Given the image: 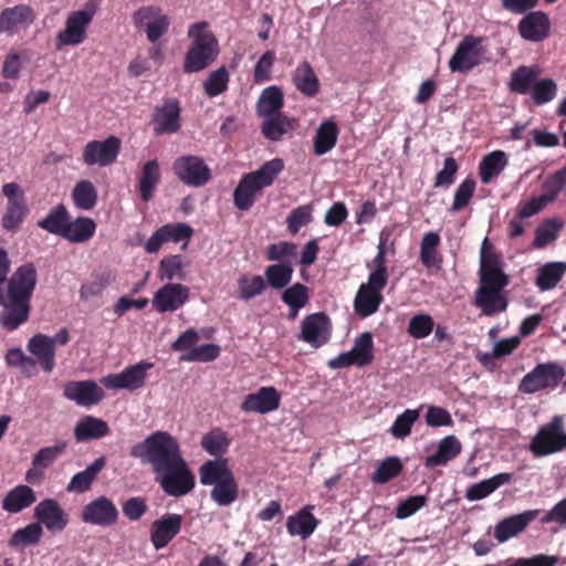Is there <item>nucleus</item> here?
<instances>
[{
  "label": "nucleus",
  "instance_id": "9b49d317",
  "mask_svg": "<svg viewBox=\"0 0 566 566\" xmlns=\"http://www.w3.org/2000/svg\"><path fill=\"white\" fill-rule=\"evenodd\" d=\"M172 170L182 184L191 187H202L212 177L209 166L201 157L195 155L178 157L172 164Z\"/></svg>",
  "mask_w": 566,
  "mask_h": 566
},
{
  "label": "nucleus",
  "instance_id": "20e7f679",
  "mask_svg": "<svg viewBox=\"0 0 566 566\" xmlns=\"http://www.w3.org/2000/svg\"><path fill=\"white\" fill-rule=\"evenodd\" d=\"M199 478L202 485L213 486L210 497L219 506H230L239 499V483L228 465V459L207 460L199 468Z\"/></svg>",
  "mask_w": 566,
  "mask_h": 566
},
{
  "label": "nucleus",
  "instance_id": "c03bdc74",
  "mask_svg": "<svg viewBox=\"0 0 566 566\" xmlns=\"http://www.w3.org/2000/svg\"><path fill=\"white\" fill-rule=\"evenodd\" d=\"M566 272V264L563 262L546 263L538 270L536 285L541 291L555 287Z\"/></svg>",
  "mask_w": 566,
  "mask_h": 566
},
{
  "label": "nucleus",
  "instance_id": "338daca9",
  "mask_svg": "<svg viewBox=\"0 0 566 566\" xmlns=\"http://www.w3.org/2000/svg\"><path fill=\"white\" fill-rule=\"evenodd\" d=\"M562 228L563 222L557 220H547L536 229L533 245L537 249L546 247L549 242L555 240L557 232Z\"/></svg>",
  "mask_w": 566,
  "mask_h": 566
},
{
  "label": "nucleus",
  "instance_id": "f704fd0d",
  "mask_svg": "<svg viewBox=\"0 0 566 566\" xmlns=\"http://www.w3.org/2000/svg\"><path fill=\"white\" fill-rule=\"evenodd\" d=\"M513 479L512 473L502 472L485 479L479 483H474L465 491V499L469 501H480L492 494L500 486L510 483Z\"/></svg>",
  "mask_w": 566,
  "mask_h": 566
},
{
  "label": "nucleus",
  "instance_id": "b1692460",
  "mask_svg": "<svg viewBox=\"0 0 566 566\" xmlns=\"http://www.w3.org/2000/svg\"><path fill=\"white\" fill-rule=\"evenodd\" d=\"M64 396L78 406L87 407L98 403L104 397V391L93 380L69 381L64 386Z\"/></svg>",
  "mask_w": 566,
  "mask_h": 566
},
{
  "label": "nucleus",
  "instance_id": "c756f323",
  "mask_svg": "<svg viewBox=\"0 0 566 566\" xmlns=\"http://www.w3.org/2000/svg\"><path fill=\"white\" fill-rule=\"evenodd\" d=\"M36 501L35 492L32 488L20 484L11 489L2 500L3 511L15 514L30 507Z\"/></svg>",
  "mask_w": 566,
  "mask_h": 566
},
{
  "label": "nucleus",
  "instance_id": "393cba45",
  "mask_svg": "<svg viewBox=\"0 0 566 566\" xmlns=\"http://www.w3.org/2000/svg\"><path fill=\"white\" fill-rule=\"evenodd\" d=\"M537 515L538 510H530L500 521L494 527V537L499 543L509 541L522 533Z\"/></svg>",
  "mask_w": 566,
  "mask_h": 566
},
{
  "label": "nucleus",
  "instance_id": "c85d7f7f",
  "mask_svg": "<svg viewBox=\"0 0 566 566\" xmlns=\"http://www.w3.org/2000/svg\"><path fill=\"white\" fill-rule=\"evenodd\" d=\"M313 505L302 507L296 514L289 516L286 528L291 536L310 537L318 525V520L312 514Z\"/></svg>",
  "mask_w": 566,
  "mask_h": 566
},
{
  "label": "nucleus",
  "instance_id": "6e6d98bb",
  "mask_svg": "<svg viewBox=\"0 0 566 566\" xmlns=\"http://www.w3.org/2000/svg\"><path fill=\"white\" fill-rule=\"evenodd\" d=\"M475 187L476 182L473 178H465L455 189L450 212H459L468 207L474 196Z\"/></svg>",
  "mask_w": 566,
  "mask_h": 566
},
{
  "label": "nucleus",
  "instance_id": "bb28decb",
  "mask_svg": "<svg viewBox=\"0 0 566 566\" xmlns=\"http://www.w3.org/2000/svg\"><path fill=\"white\" fill-rule=\"evenodd\" d=\"M549 27L551 22L545 12L533 11L518 22V32L525 40L538 42L548 35Z\"/></svg>",
  "mask_w": 566,
  "mask_h": 566
},
{
  "label": "nucleus",
  "instance_id": "4c0bfd02",
  "mask_svg": "<svg viewBox=\"0 0 566 566\" xmlns=\"http://www.w3.org/2000/svg\"><path fill=\"white\" fill-rule=\"evenodd\" d=\"M284 105L283 92L277 86H269L264 88L256 104V112L260 117L274 116L282 114L281 109Z\"/></svg>",
  "mask_w": 566,
  "mask_h": 566
},
{
  "label": "nucleus",
  "instance_id": "c9c22d12",
  "mask_svg": "<svg viewBox=\"0 0 566 566\" xmlns=\"http://www.w3.org/2000/svg\"><path fill=\"white\" fill-rule=\"evenodd\" d=\"M160 181V168L157 159L144 164L138 179V191L142 199L148 202L153 199L154 192Z\"/></svg>",
  "mask_w": 566,
  "mask_h": 566
},
{
  "label": "nucleus",
  "instance_id": "72a5a7b5",
  "mask_svg": "<svg viewBox=\"0 0 566 566\" xmlns=\"http://www.w3.org/2000/svg\"><path fill=\"white\" fill-rule=\"evenodd\" d=\"M502 291L476 290L474 305L486 316H494L507 308V298Z\"/></svg>",
  "mask_w": 566,
  "mask_h": 566
},
{
  "label": "nucleus",
  "instance_id": "13d9d810",
  "mask_svg": "<svg viewBox=\"0 0 566 566\" xmlns=\"http://www.w3.org/2000/svg\"><path fill=\"white\" fill-rule=\"evenodd\" d=\"M419 418V411L416 409H406L394 421L390 432L395 438L403 439L411 432V428Z\"/></svg>",
  "mask_w": 566,
  "mask_h": 566
},
{
  "label": "nucleus",
  "instance_id": "7c9ffc66",
  "mask_svg": "<svg viewBox=\"0 0 566 566\" xmlns=\"http://www.w3.org/2000/svg\"><path fill=\"white\" fill-rule=\"evenodd\" d=\"M462 450L461 442L455 436L444 437L438 444L437 451L424 460L427 468L443 467L457 458Z\"/></svg>",
  "mask_w": 566,
  "mask_h": 566
},
{
  "label": "nucleus",
  "instance_id": "6ab92c4d",
  "mask_svg": "<svg viewBox=\"0 0 566 566\" xmlns=\"http://www.w3.org/2000/svg\"><path fill=\"white\" fill-rule=\"evenodd\" d=\"M180 105L176 98H166L153 113L155 135L175 134L180 129Z\"/></svg>",
  "mask_w": 566,
  "mask_h": 566
},
{
  "label": "nucleus",
  "instance_id": "9d476101",
  "mask_svg": "<svg viewBox=\"0 0 566 566\" xmlns=\"http://www.w3.org/2000/svg\"><path fill=\"white\" fill-rule=\"evenodd\" d=\"M94 15L95 6L92 3H87L83 10L71 12L66 18L64 30L56 35L59 45H78L84 42Z\"/></svg>",
  "mask_w": 566,
  "mask_h": 566
},
{
  "label": "nucleus",
  "instance_id": "052dcab7",
  "mask_svg": "<svg viewBox=\"0 0 566 566\" xmlns=\"http://www.w3.org/2000/svg\"><path fill=\"white\" fill-rule=\"evenodd\" d=\"M434 329V321L429 314H417L409 321L407 332L416 338L422 339L429 336Z\"/></svg>",
  "mask_w": 566,
  "mask_h": 566
},
{
  "label": "nucleus",
  "instance_id": "4be33fe9",
  "mask_svg": "<svg viewBox=\"0 0 566 566\" xmlns=\"http://www.w3.org/2000/svg\"><path fill=\"white\" fill-rule=\"evenodd\" d=\"M38 523L43 524L50 532H61L69 524V516L54 499L41 501L34 509Z\"/></svg>",
  "mask_w": 566,
  "mask_h": 566
},
{
  "label": "nucleus",
  "instance_id": "473e14b6",
  "mask_svg": "<svg viewBox=\"0 0 566 566\" xmlns=\"http://www.w3.org/2000/svg\"><path fill=\"white\" fill-rule=\"evenodd\" d=\"M263 118L264 120L261 126V132L263 136L271 142L282 139L284 135L293 132L297 126L295 118L287 117L283 114H276L274 116Z\"/></svg>",
  "mask_w": 566,
  "mask_h": 566
},
{
  "label": "nucleus",
  "instance_id": "e433bc0d",
  "mask_svg": "<svg viewBox=\"0 0 566 566\" xmlns=\"http://www.w3.org/2000/svg\"><path fill=\"white\" fill-rule=\"evenodd\" d=\"M293 83L305 96L313 97L319 91V81L307 61L297 65L293 73Z\"/></svg>",
  "mask_w": 566,
  "mask_h": 566
},
{
  "label": "nucleus",
  "instance_id": "6e6552de",
  "mask_svg": "<svg viewBox=\"0 0 566 566\" xmlns=\"http://www.w3.org/2000/svg\"><path fill=\"white\" fill-rule=\"evenodd\" d=\"M564 449H566V433L562 416H555L551 422L542 426L530 446V450L536 457H545Z\"/></svg>",
  "mask_w": 566,
  "mask_h": 566
},
{
  "label": "nucleus",
  "instance_id": "ea45409f",
  "mask_svg": "<svg viewBox=\"0 0 566 566\" xmlns=\"http://www.w3.org/2000/svg\"><path fill=\"white\" fill-rule=\"evenodd\" d=\"M538 75L539 70L537 66H518L511 74L509 88L511 92L526 95L531 93Z\"/></svg>",
  "mask_w": 566,
  "mask_h": 566
},
{
  "label": "nucleus",
  "instance_id": "2eb2a0df",
  "mask_svg": "<svg viewBox=\"0 0 566 566\" xmlns=\"http://www.w3.org/2000/svg\"><path fill=\"white\" fill-rule=\"evenodd\" d=\"M154 367L153 363L139 361L126 367L119 374H109L102 379V384L108 389L137 390L145 385L146 373Z\"/></svg>",
  "mask_w": 566,
  "mask_h": 566
},
{
  "label": "nucleus",
  "instance_id": "a19ab883",
  "mask_svg": "<svg viewBox=\"0 0 566 566\" xmlns=\"http://www.w3.org/2000/svg\"><path fill=\"white\" fill-rule=\"evenodd\" d=\"M339 129L337 125L332 120L323 122L314 136L313 146L314 154L316 156H322L328 151H331L338 138Z\"/></svg>",
  "mask_w": 566,
  "mask_h": 566
},
{
  "label": "nucleus",
  "instance_id": "bf43d9fd",
  "mask_svg": "<svg viewBox=\"0 0 566 566\" xmlns=\"http://www.w3.org/2000/svg\"><path fill=\"white\" fill-rule=\"evenodd\" d=\"M440 243V237L437 232H427L420 243V260L423 265L431 268L436 264L437 248Z\"/></svg>",
  "mask_w": 566,
  "mask_h": 566
},
{
  "label": "nucleus",
  "instance_id": "a18cd8bd",
  "mask_svg": "<svg viewBox=\"0 0 566 566\" xmlns=\"http://www.w3.org/2000/svg\"><path fill=\"white\" fill-rule=\"evenodd\" d=\"M74 206L81 210H91L97 203V191L88 180L78 181L71 193Z\"/></svg>",
  "mask_w": 566,
  "mask_h": 566
},
{
  "label": "nucleus",
  "instance_id": "f03ea898",
  "mask_svg": "<svg viewBox=\"0 0 566 566\" xmlns=\"http://www.w3.org/2000/svg\"><path fill=\"white\" fill-rule=\"evenodd\" d=\"M10 260L0 249V326L7 332L18 329L27 323L31 312V297L36 285V269L33 263L20 265L8 280Z\"/></svg>",
  "mask_w": 566,
  "mask_h": 566
},
{
  "label": "nucleus",
  "instance_id": "49530a36",
  "mask_svg": "<svg viewBox=\"0 0 566 566\" xmlns=\"http://www.w3.org/2000/svg\"><path fill=\"white\" fill-rule=\"evenodd\" d=\"M229 446L230 440L228 434L220 428L212 429L203 434L201 439L202 449L210 455L216 457V459L221 458L220 455L227 452Z\"/></svg>",
  "mask_w": 566,
  "mask_h": 566
},
{
  "label": "nucleus",
  "instance_id": "f8f14e48",
  "mask_svg": "<svg viewBox=\"0 0 566 566\" xmlns=\"http://www.w3.org/2000/svg\"><path fill=\"white\" fill-rule=\"evenodd\" d=\"M120 148L122 142L114 135L104 140H91L83 148L82 160L87 166L107 167L116 161Z\"/></svg>",
  "mask_w": 566,
  "mask_h": 566
},
{
  "label": "nucleus",
  "instance_id": "69168bd1",
  "mask_svg": "<svg viewBox=\"0 0 566 566\" xmlns=\"http://www.w3.org/2000/svg\"><path fill=\"white\" fill-rule=\"evenodd\" d=\"M312 207L303 205L293 209L286 218L287 229L292 234H296L302 227L307 226L313 220Z\"/></svg>",
  "mask_w": 566,
  "mask_h": 566
},
{
  "label": "nucleus",
  "instance_id": "5701e85b",
  "mask_svg": "<svg viewBox=\"0 0 566 566\" xmlns=\"http://www.w3.org/2000/svg\"><path fill=\"white\" fill-rule=\"evenodd\" d=\"M280 402L281 396L274 387H261L256 392L245 396L241 410L265 415L276 410Z\"/></svg>",
  "mask_w": 566,
  "mask_h": 566
},
{
  "label": "nucleus",
  "instance_id": "0e129e2a",
  "mask_svg": "<svg viewBox=\"0 0 566 566\" xmlns=\"http://www.w3.org/2000/svg\"><path fill=\"white\" fill-rule=\"evenodd\" d=\"M281 300L287 306L305 307L310 301L308 287L302 283H295L284 290Z\"/></svg>",
  "mask_w": 566,
  "mask_h": 566
},
{
  "label": "nucleus",
  "instance_id": "4468645a",
  "mask_svg": "<svg viewBox=\"0 0 566 566\" xmlns=\"http://www.w3.org/2000/svg\"><path fill=\"white\" fill-rule=\"evenodd\" d=\"M386 285L387 283L376 276L368 277L366 283L360 284L354 300V310L358 316L365 318L378 311L384 302L381 292Z\"/></svg>",
  "mask_w": 566,
  "mask_h": 566
},
{
  "label": "nucleus",
  "instance_id": "39448f33",
  "mask_svg": "<svg viewBox=\"0 0 566 566\" xmlns=\"http://www.w3.org/2000/svg\"><path fill=\"white\" fill-rule=\"evenodd\" d=\"M283 169L284 161L274 158L258 170L243 175L233 191L234 206L241 211L250 210L262 189L270 187Z\"/></svg>",
  "mask_w": 566,
  "mask_h": 566
},
{
  "label": "nucleus",
  "instance_id": "ddd939ff",
  "mask_svg": "<svg viewBox=\"0 0 566 566\" xmlns=\"http://www.w3.org/2000/svg\"><path fill=\"white\" fill-rule=\"evenodd\" d=\"M80 516L85 524L109 527L117 523L119 512L111 499L101 495L84 505Z\"/></svg>",
  "mask_w": 566,
  "mask_h": 566
},
{
  "label": "nucleus",
  "instance_id": "a878e982",
  "mask_svg": "<svg viewBox=\"0 0 566 566\" xmlns=\"http://www.w3.org/2000/svg\"><path fill=\"white\" fill-rule=\"evenodd\" d=\"M27 349L34 356L35 364H39L45 373L54 369L55 348L52 346L50 336L41 333L33 335L27 344Z\"/></svg>",
  "mask_w": 566,
  "mask_h": 566
},
{
  "label": "nucleus",
  "instance_id": "603ef678",
  "mask_svg": "<svg viewBox=\"0 0 566 566\" xmlns=\"http://www.w3.org/2000/svg\"><path fill=\"white\" fill-rule=\"evenodd\" d=\"M67 448L64 440L57 441L54 446L41 448L32 458V465L35 469H46L53 464Z\"/></svg>",
  "mask_w": 566,
  "mask_h": 566
},
{
  "label": "nucleus",
  "instance_id": "2f4dec72",
  "mask_svg": "<svg viewBox=\"0 0 566 566\" xmlns=\"http://www.w3.org/2000/svg\"><path fill=\"white\" fill-rule=\"evenodd\" d=\"M108 433L109 427L107 422L93 416H85L74 428V437L77 442L97 440Z\"/></svg>",
  "mask_w": 566,
  "mask_h": 566
},
{
  "label": "nucleus",
  "instance_id": "aec40b11",
  "mask_svg": "<svg viewBox=\"0 0 566 566\" xmlns=\"http://www.w3.org/2000/svg\"><path fill=\"white\" fill-rule=\"evenodd\" d=\"M34 10L28 4H17L0 12V33L13 34L27 30L35 20Z\"/></svg>",
  "mask_w": 566,
  "mask_h": 566
},
{
  "label": "nucleus",
  "instance_id": "5fc2aeb1",
  "mask_svg": "<svg viewBox=\"0 0 566 566\" xmlns=\"http://www.w3.org/2000/svg\"><path fill=\"white\" fill-rule=\"evenodd\" d=\"M42 534V526L39 523H31L13 533L9 539V546L19 547L36 544L40 542Z\"/></svg>",
  "mask_w": 566,
  "mask_h": 566
},
{
  "label": "nucleus",
  "instance_id": "e2e57ef3",
  "mask_svg": "<svg viewBox=\"0 0 566 566\" xmlns=\"http://www.w3.org/2000/svg\"><path fill=\"white\" fill-rule=\"evenodd\" d=\"M161 280L171 281L174 279H184V263L180 255H169L164 258L159 263L158 270Z\"/></svg>",
  "mask_w": 566,
  "mask_h": 566
},
{
  "label": "nucleus",
  "instance_id": "de8ad7c7",
  "mask_svg": "<svg viewBox=\"0 0 566 566\" xmlns=\"http://www.w3.org/2000/svg\"><path fill=\"white\" fill-rule=\"evenodd\" d=\"M265 283L274 290L285 289L292 281L293 268L291 264L276 263L265 269Z\"/></svg>",
  "mask_w": 566,
  "mask_h": 566
},
{
  "label": "nucleus",
  "instance_id": "3c124183",
  "mask_svg": "<svg viewBox=\"0 0 566 566\" xmlns=\"http://www.w3.org/2000/svg\"><path fill=\"white\" fill-rule=\"evenodd\" d=\"M543 196L549 203L562 193H566V166L546 177L542 185Z\"/></svg>",
  "mask_w": 566,
  "mask_h": 566
},
{
  "label": "nucleus",
  "instance_id": "09e8293b",
  "mask_svg": "<svg viewBox=\"0 0 566 566\" xmlns=\"http://www.w3.org/2000/svg\"><path fill=\"white\" fill-rule=\"evenodd\" d=\"M265 287V280L261 275L242 274L238 279V297L242 301H250L262 294Z\"/></svg>",
  "mask_w": 566,
  "mask_h": 566
},
{
  "label": "nucleus",
  "instance_id": "79ce46f5",
  "mask_svg": "<svg viewBox=\"0 0 566 566\" xmlns=\"http://www.w3.org/2000/svg\"><path fill=\"white\" fill-rule=\"evenodd\" d=\"M507 165V156L502 150H494L485 155L479 165V175L483 184H489L497 177Z\"/></svg>",
  "mask_w": 566,
  "mask_h": 566
},
{
  "label": "nucleus",
  "instance_id": "7ed1b4c3",
  "mask_svg": "<svg viewBox=\"0 0 566 566\" xmlns=\"http://www.w3.org/2000/svg\"><path fill=\"white\" fill-rule=\"evenodd\" d=\"M190 44L184 57L182 70L186 74L201 72L218 59L220 48L207 21L190 24L187 30Z\"/></svg>",
  "mask_w": 566,
  "mask_h": 566
},
{
  "label": "nucleus",
  "instance_id": "864d4df0",
  "mask_svg": "<svg viewBox=\"0 0 566 566\" xmlns=\"http://www.w3.org/2000/svg\"><path fill=\"white\" fill-rule=\"evenodd\" d=\"M352 354L356 359L357 366H367L374 359V342L370 333L365 332L356 338L352 348Z\"/></svg>",
  "mask_w": 566,
  "mask_h": 566
},
{
  "label": "nucleus",
  "instance_id": "1a4fd4ad",
  "mask_svg": "<svg viewBox=\"0 0 566 566\" xmlns=\"http://www.w3.org/2000/svg\"><path fill=\"white\" fill-rule=\"evenodd\" d=\"M1 191L7 198L6 209L1 217V226L6 231H17L29 214L24 191L17 182L4 184Z\"/></svg>",
  "mask_w": 566,
  "mask_h": 566
},
{
  "label": "nucleus",
  "instance_id": "774afa93",
  "mask_svg": "<svg viewBox=\"0 0 566 566\" xmlns=\"http://www.w3.org/2000/svg\"><path fill=\"white\" fill-rule=\"evenodd\" d=\"M500 269H502L501 258L490 244L489 239L485 238L480 252V273Z\"/></svg>",
  "mask_w": 566,
  "mask_h": 566
},
{
  "label": "nucleus",
  "instance_id": "680f3d73",
  "mask_svg": "<svg viewBox=\"0 0 566 566\" xmlns=\"http://www.w3.org/2000/svg\"><path fill=\"white\" fill-rule=\"evenodd\" d=\"M229 73L224 66L211 72L203 83L205 93L214 97L228 88Z\"/></svg>",
  "mask_w": 566,
  "mask_h": 566
},
{
  "label": "nucleus",
  "instance_id": "f3484780",
  "mask_svg": "<svg viewBox=\"0 0 566 566\" xmlns=\"http://www.w3.org/2000/svg\"><path fill=\"white\" fill-rule=\"evenodd\" d=\"M184 518L180 514L166 513L150 525V542L159 551L166 547L181 531Z\"/></svg>",
  "mask_w": 566,
  "mask_h": 566
},
{
  "label": "nucleus",
  "instance_id": "a211bd4d",
  "mask_svg": "<svg viewBox=\"0 0 566 566\" xmlns=\"http://www.w3.org/2000/svg\"><path fill=\"white\" fill-rule=\"evenodd\" d=\"M193 230L190 226L181 222L168 223L157 229L145 243V250L148 253H156L166 242H182L186 244L190 240Z\"/></svg>",
  "mask_w": 566,
  "mask_h": 566
},
{
  "label": "nucleus",
  "instance_id": "412c9836",
  "mask_svg": "<svg viewBox=\"0 0 566 566\" xmlns=\"http://www.w3.org/2000/svg\"><path fill=\"white\" fill-rule=\"evenodd\" d=\"M189 300V287L178 283H167L154 295L153 306L159 313L174 312Z\"/></svg>",
  "mask_w": 566,
  "mask_h": 566
},
{
  "label": "nucleus",
  "instance_id": "37998d69",
  "mask_svg": "<svg viewBox=\"0 0 566 566\" xmlns=\"http://www.w3.org/2000/svg\"><path fill=\"white\" fill-rule=\"evenodd\" d=\"M67 231L64 239L73 243H84L88 241L96 231V224L93 219L88 217H78L74 221L71 219L66 226Z\"/></svg>",
  "mask_w": 566,
  "mask_h": 566
},
{
  "label": "nucleus",
  "instance_id": "423d86ee",
  "mask_svg": "<svg viewBox=\"0 0 566 566\" xmlns=\"http://www.w3.org/2000/svg\"><path fill=\"white\" fill-rule=\"evenodd\" d=\"M566 371L558 361L537 364L520 380L517 390L523 395H533L543 390H555L565 377Z\"/></svg>",
  "mask_w": 566,
  "mask_h": 566
},
{
  "label": "nucleus",
  "instance_id": "8fccbe9b",
  "mask_svg": "<svg viewBox=\"0 0 566 566\" xmlns=\"http://www.w3.org/2000/svg\"><path fill=\"white\" fill-rule=\"evenodd\" d=\"M403 470V464L398 457H388L382 460L371 474V481L384 484L397 478Z\"/></svg>",
  "mask_w": 566,
  "mask_h": 566
},
{
  "label": "nucleus",
  "instance_id": "f257e3e1",
  "mask_svg": "<svg viewBox=\"0 0 566 566\" xmlns=\"http://www.w3.org/2000/svg\"><path fill=\"white\" fill-rule=\"evenodd\" d=\"M130 457L150 467L156 482L170 496L180 497L191 492L196 479L177 438L167 431H155L143 441L134 444Z\"/></svg>",
  "mask_w": 566,
  "mask_h": 566
},
{
  "label": "nucleus",
  "instance_id": "58836bf2",
  "mask_svg": "<svg viewBox=\"0 0 566 566\" xmlns=\"http://www.w3.org/2000/svg\"><path fill=\"white\" fill-rule=\"evenodd\" d=\"M70 220V213L63 203L52 208L45 218L39 220L36 226L49 233L64 238L67 231L66 226Z\"/></svg>",
  "mask_w": 566,
  "mask_h": 566
},
{
  "label": "nucleus",
  "instance_id": "0eeeda50",
  "mask_svg": "<svg viewBox=\"0 0 566 566\" xmlns=\"http://www.w3.org/2000/svg\"><path fill=\"white\" fill-rule=\"evenodd\" d=\"M484 38L467 34L459 42L454 53L449 60V69L451 72L469 73L474 67L483 63L485 56V48L483 45Z\"/></svg>",
  "mask_w": 566,
  "mask_h": 566
},
{
  "label": "nucleus",
  "instance_id": "cd10ccee",
  "mask_svg": "<svg viewBox=\"0 0 566 566\" xmlns=\"http://www.w3.org/2000/svg\"><path fill=\"white\" fill-rule=\"evenodd\" d=\"M106 465L104 457L97 458L85 470L77 472L72 476L66 485V491L70 493L83 494L91 490L94 481Z\"/></svg>",
  "mask_w": 566,
  "mask_h": 566
},
{
  "label": "nucleus",
  "instance_id": "dca6fc26",
  "mask_svg": "<svg viewBox=\"0 0 566 566\" xmlns=\"http://www.w3.org/2000/svg\"><path fill=\"white\" fill-rule=\"evenodd\" d=\"M332 323L324 312L314 313L304 317L301 323L300 339L318 348L329 340Z\"/></svg>",
  "mask_w": 566,
  "mask_h": 566
},
{
  "label": "nucleus",
  "instance_id": "4d7b16f0",
  "mask_svg": "<svg viewBox=\"0 0 566 566\" xmlns=\"http://www.w3.org/2000/svg\"><path fill=\"white\" fill-rule=\"evenodd\" d=\"M531 94L535 105H544L556 97L557 85L552 78H542L535 82Z\"/></svg>",
  "mask_w": 566,
  "mask_h": 566
}]
</instances>
